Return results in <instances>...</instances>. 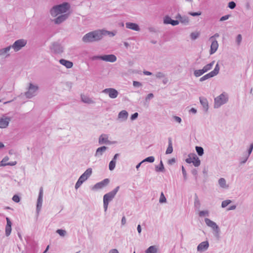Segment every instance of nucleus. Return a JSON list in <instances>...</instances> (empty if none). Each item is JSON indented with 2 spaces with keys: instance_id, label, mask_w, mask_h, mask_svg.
Returning <instances> with one entry per match:
<instances>
[{
  "instance_id": "1",
  "label": "nucleus",
  "mask_w": 253,
  "mask_h": 253,
  "mask_svg": "<svg viewBox=\"0 0 253 253\" xmlns=\"http://www.w3.org/2000/svg\"><path fill=\"white\" fill-rule=\"evenodd\" d=\"M102 34L101 30L90 32L83 36L82 41L85 43L98 42L103 39Z\"/></svg>"
},
{
  "instance_id": "2",
  "label": "nucleus",
  "mask_w": 253,
  "mask_h": 253,
  "mask_svg": "<svg viewBox=\"0 0 253 253\" xmlns=\"http://www.w3.org/2000/svg\"><path fill=\"white\" fill-rule=\"evenodd\" d=\"M70 8V5L68 2H63L53 6L50 10V13L52 17H55L59 14L67 13Z\"/></svg>"
},
{
  "instance_id": "3",
  "label": "nucleus",
  "mask_w": 253,
  "mask_h": 253,
  "mask_svg": "<svg viewBox=\"0 0 253 253\" xmlns=\"http://www.w3.org/2000/svg\"><path fill=\"white\" fill-rule=\"evenodd\" d=\"M119 189L120 186H118L113 190L104 195L103 207L105 211H106L107 210L109 202L111 201L115 197Z\"/></svg>"
},
{
  "instance_id": "4",
  "label": "nucleus",
  "mask_w": 253,
  "mask_h": 253,
  "mask_svg": "<svg viewBox=\"0 0 253 253\" xmlns=\"http://www.w3.org/2000/svg\"><path fill=\"white\" fill-rule=\"evenodd\" d=\"M228 101V95L227 93L223 92L214 98V108H218Z\"/></svg>"
},
{
  "instance_id": "5",
  "label": "nucleus",
  "mask_w": 253,
  "mask_h": 253,
  "mask_svg": "<svg viewBox=\"0 0 253 253\" xmlns=\"http://www.w3.org/2000/svg\"><path fill=\"white\" fill-rule=\"evenodd\" d=\"M205 221L206 225L212 229L214 236L217 239H219L220 237V229L216 223L208 218H206Z\"/></svg>"
},
{
  "instance_id": "6",
  "label": "nucleus",
  "mask_w": 253,
  "mask_h": 253,
  "mask_svg": "<svg viewBox=\"0 0 253 253\" xmlns=\"http://www.w3.org/2000/svg\"><path fill=\"white\" fill-rule=\"evenodd\" d=\"M39 89L38 85L30 83L28 84L27 91L25 92L24 95L27 98H32L37 95Z\"/></svg>"
},
{
  "instance_id": "7",
  "label": "nucleus",
  "mask_w": 253,
  "mask_h": 253,
  "mask_svg": "<svg viewBox=\"0 0 253 253\" xmlns=\"http://www.w3.org/2000/svg\"><path fill=\"white\" fill-rule=\"evenodd\" d=\"M27 44V41L21 39L16 41L12 45H10L11 48L13 49L15 52H17L21 50Z\"/></svg>"
},
{
  "instance_id": "8",
  "label": "nucleus",
  "mask_w": 253,
  "mask_h": 253,
  "mask_svg": "<svg viewBox=\"0 0 253 253\" xmlns=\"http://www.w3.org/2000/svg\"><path fill=\"white\" fill-rule=\"evenodd\" d=\"M220 70V67L219 66V64L218 63L216 64L215 65V67L214 69V70L209 73L204 75L202 77H201L199 81L200 82H203L204 81H206L211 78L215 76H216Z\"/></svg>"
},
{
  "instance_id": "9",
  "label": "nucleus",
  "mask_w": 253,
  "mask_h": 253,
  "mask_svg": "<svg viewBox=\"0 0 253 253\" xmlns=\"http://www.w3.org/2000/svg\"><path fill=\"white\" fill-rule=\"evenodd\" d=\"M110 183V179L109 178H105L102 181L96 183L92 188V190H97L103 189L106 187Z\"/></svg>"
},
{
  "instance_id": "10",
  "label": "nucleus",
  "mask_w": 253,
  "mask_h": 253,
  "mask_svg": "<svg viewBox=\"0 0 253 253\" xmlns=\"http://www.w3.org/2000/svg\"><path fill=\"white\" fill-rule=\"evenodd\" d=\"M102 92L108 94L109 96L112 99L117 97L119 92L115 88H107L103 90Z\"/></svg>"
},
{
  "instance_id": "11",
  "label": "nucleus",
  "mask_w": 253,
  "mask_h": 253,
  "mask_svg": "<svg viewBox=\"0 0 253 253\" xmlns=\"http://www.w3.org/2000/svg\"><path fill=\"white\" fill-rule=\"evenodd\" d=\"M42 197H43V188L41 187L40 189L39 194L37 200L36 211L38 214L41 210L42 204Z\"/></svg>"
},
{
  "instance_id": "12",
  "label": "nucleus",
  "mask_w": 253,
  "mask_h": 253,
  "mask_svg": "<svg viewBox=\"0 0 253 253\" xmlns=\"http://www.w3.org/2000/svg\"><path fill=\"white\" fill-rule=\"evenodd\" d=\"M50 49L52 52L55 54H60L63 51V47L57 42H53L50 46Z\"/></svg>"
},
{
  "instance_id": "13",
  "label": "nucleus",
  "mask_w": 253,
  "mask_h": 253,
  "mask_svg": "<svg viewBox=\"0 0 253 253\" xmlns=\"http://www.w3.org/2000/svg\"><path fill=\"white\" fill-rule=\"evenodd\" d=\"M70 13L61 14L56 18L54 19L52 21L54 24L59 25L66 21L69 17Z\"/></svg>"
},
{
  "instance_id": "14",
  "label": "nucleus",
  "mask_w": 253,
  "mask_h": 253,
  "mask_svg": "<svg viewBox=\"0 0 253 253\" xmlns=\"http://www.w3.org/2000/svg\"><path fill=\"white\" fill-rule=\"evenodd\" d=\"M98 143L100 145L111 144L112 142L108 140V136L105 134H102L99 137Z\"/></svg>"
},
{
  "instance_id": "15",
  "label": "nucleus",
  "mask_w": 253,
  "mask_h": 253,
  "mask_svg": "<svg viewBox=\"0 0 253 253\" xmlns=\"http://www.w3.org/2000/svg\"><path fill=\"white\" fill-rule=\"evenodd\" d=\"M179 21L176 20H172L169 16H166L164 19V23L165 24H171L172 26L177 25Z\"/></svg>"
},
{
  "instance_id": "16",
  "label": "nucleus",
  "mask_w": 253,
  "mask_h": 253,
  "mask_svg": "<svg viewBox=\"0 0 253 253\" xmlns=\"http://www.w3.org/2000/svg\"><path fill=\"white\" fill-rule=\"evenodd\" d=\"M10 121L11 118L8 117L0 119V128H6L8 126Z\"/></svg>"
},
{
  "instance_id": "17",
  "label": "nucleus",
  "mask_w": 253,
  "mask_h": 253,
  "mask_svg": "<svg viewBox=\"0 0 253 253\" xmlns=\"http://www.w3.org/2000/svg\"><path fill=\"white\" fill-rule=\"evenodd\" d=\"M209 247V244L207 241L202 242L198 246L197 251L200 252H203L206 251Z\"/></svg>"
},
{
  "instance_id": "18",
  "label": "nucleus",
  "mask_w": 253,
  "mask_h": 253,
  "mask_svg": "<svg viewBox=\"0 0 253 253\" xmlns=\"http://www.w3.org/2000/svg\"><path fill=\"white\" fill-rule=\"evenodd\" d=\"M92 174V169H87L79 177L84 182Z\"/></svg>"
},
{
  "instance_id": "19",
  "label": "nucleus",
  "mask_w": 253,
  "mask_h": 253,
  "mask_svg": "<svg viewBox=\"0 0 253 253\" xmlns=\"http://www.w3.org/2000/svg\"><path fill=\"white\" fill-rule=\"evenodd\" d=\"M117 60L116 56L114 54H107L103 55V61L109 62H114Z\"/></svg>"
},
{
  "instance_id": "20",
  "label": "nucleus",
  "mask_w": 253,
  "mask_h": 253,
  "mask_svg": "<svg viewBox=\"0 0 253 253\" xmlns=\"http://www.w3.org/2000/svg\"><path fill=\"white\" fill-rule=\"evenodd\" d=\"M126 28L135 31L140 30L139 26L137 24L131 22H127L126 23Z\"/></svg>"
},
{
  "instance_id": "21",
  "label": "nucleus",
  "mask_w": 253,
  "mask_h": 253,
  "mask_svg": "<svg viewBox=\"0 0 253 253\" xmlns=\"http://www.w3.org/2000/svg\"><path fill=\"white\" fill-rule=\"evenodd\" d=\"M218 47V43L216 40L211 41V45L210 54L211 55L215 53Z\"/></svg>"
},
{
  "instance_id": "22",
  "label": "nucleus",
  "mask_w": 253,
  "mask_h": 253,
  "mask_svg": "<svg viewBox=\"0 0 253 253\" xmlns=\"http://www.w3.org/2000/svg\"><path fill=\"white\" fill-rule=\"evenodd\" d=\"M11 48L10 45L7 46L6 47L1 48L0 49V57H8L10 54L8 53V52L10 51Z\"/></svg>"
},
{
  "instance_id": "23",
  "label": "nucleus",
  "mask_w": 253,
  "mask_h": 253,
  "mask_svg": "<svg viewBox=\"0 0 253 253\" xmlns=\"http://www.w3.org/2000/svg\"><path fill=\"white\" fill-rule=\"evenodd\" d=\"M128 114L126 110L121 111L118 114V119L121 121H125L127 120Z\"/></svg>"
},
{
  "instance_id": "24",
  "label": "nucleus",
  "mask_w": 253,
  "mask_h": 253,
  "mask_svg": "<svg viewBox=\"0 0 253 253\" xmlns=\"http://www.w3.org/2000/svg\"><path fill=\"white\" fill-rule=\"evenodd\" d=\"M59 63L68 69L71 68L73 66V62L64 59H60L59 60Z\"/></svg>"
},
{
  "instance_id": "25",
  "label": "nucleus",
  "mask_w": 253,
  "mask_h": 253,
  "mask_svg": "<svg viewBox=\"0 0 253 253\" xmlns=\"http://www.w3.org/2000/svg\"><path fill=\"white\" fill-rule=\"evenodd\" d=\"M108 147L105 146H101L97 149L95 156L96 157H99L102 155L103 153L105 152L107 149Z\"/></svg>"
},
{
  "instance_id": "26",
  "label": "nucleus",
  "mask_w": 253,
  "mask_h": 253,
  "mask_svg": "<svg viewBox=\"0 0 253 253\" xmlns=\"http://www.w3.org/2000/svg\"><path fill=\"white\" fill-rule=\"evenodd\" d=\"M101 33L102 34V38H103V37L106 35H108L110 37H114L116 35L117 31H107L104 29H102Z\"/></svg>"
},
{
  "instance_id": "27",
  "label": "nucleus",
  "mask_w": 253,
  "mask_h": 253,
  "mask_svg": "<svg viewBox=\"0 0 253 253\" xmlns=\"http://www.w3.org/2000/svg\"><path fill=\"white\" fill-rule=\"evenodd\" d=\"M200 101L205 111L207 112L209 109V105L207 99L204 97H200Z\"/></svg>"
},
{
  "instance_id": "28",
  "label": "nucleus",
  "mask_w": 253,
  "mask_h": 253,
  "mask_svg": "<svg viewBox=\"0 0 253 253\" xmlns=\"http://www.w3.org/2000/svg\"><path fill=\"white\" fill-rule=\"evenodd\" d=\"M192 156V163L195 167H198L201 164V161L195 154H191Z\"/></svg>"
},
{
  "instance_id": "29",
  "label": "nucleus",
  "mask_w": 253,
  "mask_h": 253,
  "mask_svg": "<svg viewBox=\"0 0 253 253\" xmlns=\"http://www.w3.org/2000/svg\"><path fill=\"white\" fill-rule=\"evenodd\" d=\"M168 147L166 152V154H171L173 151L172 143L171 138L169 137L168 139Z\"/></svg>"
},
{
  "instance_id": "30",
  "label": "nucleus",
  "mask_w": 253,
  "mask_h": 253,
  "mask_svg": "<svg viewBox=\"0 0 253 253\" xmlns=\"http://www.w3.org/2000/svg\"><path fill=\"white\" fill-rule=\"evenodd\" d=\"M158 248L156 246H150L145 251L146 253H157Z\"/></svg>"
},
{
  "instance_id": "31",
  "label": "nucleus",
  "mask_w": 253,
  "mask_h": 253,
  "mask_svg": "<svg viewBox=\"0 0 253 253\" xmlns=\"http://www.w3.org/2000/svg\"><path fill=\"white\" fill-rule=\"evenodd\" d=\"M155 170L157 172H164L165 171V168L162 160L160 161L159 165L156 166Z\"/></svg>"
},
{
  "instance_id": "32",
  "label": "nucleus",
  "mask_w": 253,
  "mask_h": 253,
  "mask_svg": "<svg viewBox=\"0 0 253 253\" xmlns=\"http://www.w3.org/2000/svg\"><path fill=\"white\" fill-rule=\"evenodd\" d=\"M218 183L220 186L223 188H228V186L226 185V181L224 178H220L218 180Z\"/></svg>"
},
{
  "instance_id": "33",
  "label": "nucleus",
  "mask_w": 253,
  "mask_h": 253,
  "mask_svg": "<svg viewBox=\"0 0 253 253\" xmlns=\"http://www.w3.org/2000/svg\"><path fill=\"white\" fill-rule=\"evenodd\" d=\"M214 63V61H213L211 62L210 63L206 65H205L203 68V70L204 71V72L206 73L208 71H209V70H210L212 68Z\"/></svg>"
},
{
  "instance_id": "34",
  "label": "nucleus",
  "mask_w": 253,
  "mask_h": 253,
  "mask_svg": "<svg viewBox=\"0 0 253 253\" xmlns=\"http://www.w3.org/2000/svg\"><path fill=\"white\" fill-rule=\"evenodd\" d=\"M194 206L195 208L198 210H199L201 207V203L200 200H199L198 197L196 194L195 195V197L194 199Z\"/></svg>"
},
{
  "instance_id": "35",
  "label": "nucleus",
  "mask_w": 253,
  "mask_h": 253,
  "mask_svg": "<svg viewBox=\"0 0 253 253\" xmlns=\"http://www.w3.org/2000/svg\"><path fill=\"white\" fill-rule=\"evenodd\" d=\"M205 73L204 71L202 69L195 70L194 71V75L196 77H199Z\"/></svg>"
},
{
  "instance_id": "36",
  "label": "nucleus",
  "mask_w": 253,
  "mask_h": 253,
  "mask_svg": "<svg viewBox=\"0 0 253 253\" xmlns=\"http://www.w3.org/2000/svg\"><path fill=\"white\" fill-rule=\"evenodd\" d=\"M196 151L199 156H202L204 154V149L201 146H196Z\"/></svg>"
},
{
  "instance_id": "37",
  "label": "nucleus",
  "mask_w": 253,
  "mask_h": 253,
  "mask_svg": "<svg viewBox=\"0 0 253 253\" xmlns=\"http://www.w3.org/2000/svg\"><path fill=\"white\" fill-rule=\"evenodd\" d=\"M81 97L82 101L84 103L90 104L93 102V101L91 99L86 96H82Z\"/></svg>"
},
{
  "instance_id": "38",
  "label": "nucleus",
  "mask_w": 253,
  "mask_h": 253,
  "mask_svg": "<svg viewBox=\"0 0 253 253\" xmlns=\"http://www.w3.org/2000/svg\"><path fill=\"white\" fill-rule=\"evenodd\" d=\"M180 22L184 24H188L189 23V20L188 17L184 16L182 17H180Z\"/></svg>"
},
{
  "instance_id": "39",
  "label": "nucleus",
  "mask_w": 253,
  "mask_h": 253,
  "mask_svg": "<svg viewBox=\"0 0 253 253\" xmlns=\"http://www.w3.org/2000/svg\"><path fill=\"white\" fill-rule=\"evenodd\" d=\"M155 158L153 156H150L148 157L145 159H144L142 161V162H149V163H153L154 162Z\"/></svg>"
},
{
  "instance_id": "40",
  "label": "nucleus",
  "mask_w": 253,
  "mask_h": 253,
  "mask_svg": "<svg viewBox=\"0 0 253 253\" xmlns=\"http://www.w3.org/2000/svg\"><path fill=\"white\" fill-rule=\"evenodd\" d=\"M116 161L111 160L109 163V169L110 170H113L116 166Z\"/></svg>"
},
{
  "instance_id": "41",
  "label": "nucleus",
  "mask_w": 253,
  "mask_h": 253,
  "mask_svg": "<svg viewBox=\"0 0 253 253\" xmlns=\"http://www.w3.org/2000/svg\"><path fill=\"white\" fill-rule=\"evenodd\" d=\"M249 156H248L247 155L245 154V156H244L243 157L241 158L240 159V164L242 165L245 164L248 160Z\"/></svg>"
},
{
  "instance_id": "42",
  "label": "nucleus",
  "mask_w": 253,
  "mask_h": 253,
  "mask_svg": "<svg viewBox=\"0 0 253 253\" xmlns=\"http://www.w3.org/2000/svg\"><path fill=\"white\" fill-rule=\"evenodd\" d=\"M199 36V34L197 32H192L190 34V38L193 40H195Z\"/></svg>"
},
{
  "instance_id": "43",
  "label": "nucleus",
  "mask_w": 253,
  "mask_h": 253,
  "mask_svg": "<svg viewBox=\"0 0 253 253\" xmlns=\"http://www.w3.org/2000/svg\"><path fill=\"white\" fill-rule=\"evenodd\" d=\"M167 201V199L163 192L161 193L160 199H159V202L160 203H166Z\"/></svg>"
},
{
  "instance_id": "44",
  "label": "nucleus",
  "mask_w": 253,
  "mask_h": 253,
  "mask_svg": "<svg viewBox=\"0 0 253 253\" xmlns=\"http://www.w3.org/2000/svg\"><path fill=\"white\" fill-rule=\"evenodd\" d=\"M199 215L201 217L207 216H208L209 215V211L207 210L206 211H202L199 212Z\"/></svg>"
},
{
  "instance_id": "45",
  "label": "nucleus",
  "mask_w": 253,
  "mask_h": 253,
  "mask_svg": "<svg viewBox=\"0 0 253 253\" xmlns=\"http://www.w3.org/2000/svg\"><path fill=\"white\" fill-rule=\"evenodd\" d=\"M56 233H57L60 236L64 237L66 234V231L65 230L63 229H58L56 230Z\"/></svg>"
},
{
  "instance_id": "46",
  "label": "nucleus",
  "mask_w": 253,
  "mask_h": 253,
  "mask_svg": "<svg viewBox=\"0 0 253 253\" xmlns=\"http://www.w3.org/2000/svg\"><path fill=\"white\" fill-rule=\"evenodd\" d=\"M231 203V201L230 200H224L222 202L221 207L223 208H225Z\"/></svg>"
},
{
  "instance_id": "47",
  "label": "nucleus",
  "mask_w": 253,
  "mask_h": 253,
  "mask_svg": "<svg viewBox=\"0 0 253 253\" xmlns=\"http://www.w3.org/2000/svg\"><path fill=\"white\" fill-rule=\"evenodd\" d=\"M155 76L158 79H161L165 77V74L162 72H158L156 73Z\"/></svg>"
},
{
  "instance_id": "48",
  "label": "nucleus",
  "mask_w": 253,
  "mask_h": 253,
  "mask_svg": "<svg viewBox=\"0 0 253 253\" xmlns=\"http://www.w3.org/2000/svg\"><path fill=\"white\" fill-rule=\"evenodd\" d=\"M181 169H182V172L183 176V179L184 181H186L187 179V173H186L185 168H184V167L183 166H182Z\"/></svg>"
},
{
  "instance_id": "49",
  "label": "nucleus",
  "mask_w": 253,
  "mask_h": 253,
  "mask_svg": "<svg viewBox=\"0 0 253 253\" xmlns=\"http://www.w3.org/2000/svg\"><path fill=\"white\" fill-rule=\"evenodd\" d=\"M83 182H84V181H83L82 179H81L80 178H79V179L78 180L77 182H76V183L75 184V188L76 189H78L81 186V185L83 183Z\"/></svg>"
},
{
  "instance_id": "50",
  "label": "nucleus",
  "mask_w": 253,
  "mask_h": 253,
  "mask_svg": "<svg viewBox=\"0 0 253 253\" xmlns=\"http://www.w3.org/2000/svg\"><path fill=\"white\" fill-rule=\"evenodd\" d=\"M11 232V227L5 226V235L9 236Z\"/></svg>"
},
{
  "instance_id": "51",
  "label": "nucleus",
  "mask_w": 253,
  "mask_h": 253,
  "mask_svg": "<svg viewBox=\"0 0 253 253\" xmlns=\"http://www.w3.org/2000/svg\"><path fill=\"white\" fill-rule=\"evenodd\" d=\"M188 14L192 16H198L201 15L202 14V12L201 11L189 12Z\"/></svg>"
},
{
  "instance_id": "52",
  "label": "nucleus",
  "mask_w": 253,
  "mask_h": 253,
  "mask_svg": "<svg viewBox=\"0 0 253 253\" xmlns=\"http://www.w3.org/2000/svg\"><path fill=\"white\" fill-rule=\"evenodd\" d=\"M242 40V37L241 34L238 35L236 38V42L238 45H240Z\"/></svg>"
},
{
  "instance_id": "53",
  "label": "nucleus",
  "mask_w": 253,
  "mask_h": 253,
  "mask_svg": "<svg viewBox=\"0 0 253 253\" xmlns=\"http://www.w3.org/2000/svg\"><path fill=\"white\" fill-rule=\"evenodd\" d=\"M253 150V143H251L250 145L249 148L248 150V153L246 154L248 156H250Z\"/></svg>"
},
{
  "instance_id": "54",
  "label": "nucleus",
  "mask_w": 253,
  "mask_h": 253,
  "mask_svg": "<svg viewBox=\"0 0 253 253\" xmlns=\"http://www.w3.org/2000/svg\"><path fill=\"white\" fill-rule=\"evenodd\" d=\"M236 6V3L234 1H230L228 3V6L230 9H234Z\"/></svg>"
},
{
  "instance_id": "55",
  "label": "nucleus",
  "mask_w": 253,
  "mask_h": 253,
  "mask_svg": "<svg viewBox=\"0 0 253 253\" xmlns=\"http://www.w3.org/2000/svg\"><path fill=\"white\" fill-rule=\"evenodd\" d=\"M12 200L16 203H19L20 201V198L18 195H14L12 197Z\"/></svg>"
},
{
  "instance_id": "56",
  "label": "nucleus",
  "mask_w": 253,
  "mask_h": 253,
  "mask_svg": "<svg viewBox=\"0 0 253 253\" xmlns=\"http://www.w3.org/2000/svg\"><path fill=\"white\" fill-rule=\"evenodd\" d=\"M92 60H103V55H95L91 57Z\"/></svg>"
},
{
  "instance_id": "57",
  "label": "nucleus",
  "mask_w": 253,
  "mask_h": 253,
  "mask_svg": "<svg viewBox=\"0 0 253 253\" xmlns=\"http://www.w3.org/2000/svg\"><path fill=\"white\" fill-rule=\"evenodd\" d=\"M185 161L188 164H191V163H192V162H193V159H192V156H191V154H189L188 155V158H187L186 160H185Z\"/></svg>"
},
{
  "instance_id": "58",
  "label": "nucleus",
  "mask_w": 253,
  "mask_h": 253,
  "mask_svg": "<svg viewBox=\"0 0 253 253\" xmlns=\"http://www.w3.org/2000/svg\"><path fill=\"white\" fill-rule=\"evenodd\" d=\"M138 116V113L136 112V113H134V114H133L131 117H130V119L132 120V121H133L135 119H136L137 118Z\"/></svg>"
},
{
  "instance_id": "59",
  "label": "nucleus",
  "mask_w": 253,
  "mask_h": 253,
  "mask_svg": "<svg viewBox=\"0 0 253 253\" xmlns=\"http://www.w3.org/2000/svg\"><path fill=\"white\" fill-rule=\"evenodd\" d=\"M133 85L135 87H140L142 86V84L140 82L137 81H133Z\"/></svg>"
},
{
  "instance_id": "60",
  "label": "nucleus",
  "mask_w": 253,
  "mask_h": 253,
  "mask_svg": "<svg viewBox=\"0 0 253 253\" xmlns=\"http://www.w3.org/2000/svg\"><path fill=\"white\" fill-rule=\"evenodd\" d=\"M230 16V15H224L223 16H222L220 18L219 21H223L226 20H227L229 18Z\"/></svg>"
},
{
  "instance_id": "61",
  "label": "nucleus",
  "mask_w": 253,
  "mask_h": 253,
  "mask_svg": "<svg viewBox=\"0 0 253 253\" xmlns=\"http://www.w3.org/2000/svg\"><path fill=\"white\" fill-rule=\"evenodd\" d=\"M17 164V162L16 161L9 162L6 163V164H2L3 166H15Z\"/></svg>"
},
{
  "instance_id": "62",
  "label": "nucleus",
  "mask_w": 253,
  "mask_h": 253,
  "mask_svg": "<svg viewBox=\"0 0 253 253\" xmlns=\"http://www.w3.org/2000/svg\"><path fill=\"white\" fill-rule=\"evenodd\" d=\"M173 118L175 121L178 123H180L182 121L181 119L179 117L174 116L173 117Z\"/></svg>"
},
{
  "instance_id": "63",
  "label": "nucleus",
  "mask_w": 253,
  "mask_h": 253,
  "mask_svg": "<svg viewBox=\"0 0 253 253\" xmlns=\"http://www.w3.org/2000/svg\"><path fill=\"white\" fill-rule=\"evenodd\" d=\"M9 160V158L7 156H5L4 157L3 159L2 160V161H1V165H2V164H6V162ZM2 166H3V165H2Z\"/></svg>"
},
{
  "instance_id": "64",
  "label": "nucleus",
  "mask_w": 253,
  "mask_h": 253,
  "mask_svg": "<svg viewBox=\"0 0 253 253\" xmlns=\"http://www.w3.org/2000/svg\"><path fill=\"white\" fill-rule=\"evenodd\" d=\"M154 97V95L153 93H149L147 95V96L146 97V98H145V100L146 101H148V100L149 99H152V98Z\"/></svg>"
}]
</instances>
